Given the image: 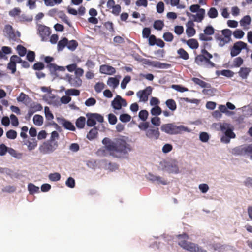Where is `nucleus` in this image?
I'll return each mask as SVG.
<instances>
[{"instance_id": "36", "label": "nucleus", "mask_w": 252, "mask_h": 252, "mask_svg": "<svg viewBox=\"0 0 252 252\" xmlns=\"http://www.w3.org/2000/svg\"><path fill=\"white\" fill-rule=\"evenodd\" d=\"M80 91L75 89H69L65 91L66 95L78 96L80 94Z\"/></svg>"}, {"instance_id": "42", "label": "nucleus", "mask_w": 252, "mask_h": 252, "mask_svg": "<svg viewBox=\"0 0 252 252\" xmlns=\"http://www.w3.org/2000/svg\"><path fill=\"white\" fill-rule=\"evenodd\" d=\"M153 26L154 28L156 30H161L164 26V23L161 20H156L154 22Z\"/></svg>"}, {"instance_id": "51", "label": "nucleus", "mask_w": 252, "mask_h": 252, "mask_svg": "<svg viewBox=\"0 0 252 252\" xmlns=\"http://www.w3.org/2000/svg\"><path fill=\"white\" fill-rule=\"evenodd\" d=\"M105 84L103 82H97L94 86L95 91L97 93H100L104 88Z\"/></svg>"}, {"instance_id": "33", "label": "nucleus", "mask_w": 252, "mask_h": 252, "mask_svg": "<svg viewBox=\"0 0 252 252\" xmlns=\"http://www.w3.org/2000/svg\"><path fill=\"white\" fill-rule=\"evenodd\" d=\"M7 69L11 71L12 74H14L16 71V64L13 61V59L10 57V62L7 64Z\"/></svg>"}, {"instance_id": "32", "label": "nucleus", "mask_w": 252, "mask_h": 252, "mask_svg": "<svg viewBox=\"0 0 252 252\" xmlns=\"http://www.w3.org/2000/svg\"><path fill=\"white\" fill-rule=\"evenodd\" d=\"M67 43L68 40L66 38H63V39L59 41L57 45L58 51L63 50L66 46H67Z\"/></svg>"}, {"instance_id": "54", "label": "nucleus", "mask_w": 252, "mask_h": 252, "mask_svg": "<svg viewBox=\"0 0 252 252\" xmlns=\"http://www.w3.org/2000/svg\"><path fill=\"white\" fill-rule=\"evenodd\" d=\"M167 170L171 173H177L178 172V167L175 164H171L167 166Z\"/></svg>"}, {"instance_id": "45", "label": "nucleus", "mask_w": 252, "mask_h": 252, "mask_svg": "<svg viewBox=\"0 0 252 252\" xmlns=\"http://www.w3.org/2000/svg\"><path fill=\"white\" fill-rule=\"evenodd\" d=\"M162 110L158 106H156L151 110V113L152 115L157 116L161 114Z\"/></svg>"}, {"instance_id": "5", "label": "nucleus", "mask_w": 252, "mask_h": 252, "mask_svg": "<svg viewBox=\"0 0 252 252\" xmlns=\"http://www.w3.org/2000/svg\"><path fill=\"white\" fill-rule=\"evenodd\" d=\"M178 239V245L184 249L190 251L194 248V243L188 242L189 236L186 233H183L177 235Z\"/></svg>"}, {"instance_id": "15", "label": "nucleus", "mask_w": 252, "mask_h": 252, "mask_svg": "<svg viewBox=\"0 0 252 252\" xmlns=\"http://www.w3.org/2000/svg\"><path fill=\"white\" fill-rule=\"evenodd\" d=\"M146 136L152 139L157 140L160 136V132L158 128L151 127L146 131Z\"/></svg>"}, {"instance_id": "41", "label": "nucleus", "mask_w": 252, "mask_h": 252, "mask_svg": "<svg viewBox=\"0 0 252 252\" xmlns=\"http://www.w3.org/2000/svg\"><path fill=\"white\" fill-rule=\"evenodd\" d=\"M16 50L20 56L23 57L25 55L27 49L21 45H18L16 47Z\"/></svg>"}, {"instance_id": "30", "label": "nucleus", "mask_w": 252, "mask_h": 252, "mask_svg": "<svg viewBox=\"0 0 252 252\" xmlns=\"http://www.w3.org/2000/svg\"><path fill=\"white\" fill-rule=\"evenodd\" d=\"M177 53L180 58L183 60H187L189 59V55L183 48H180L177 50Z\"/></svg>"}, {"instance_id": "49", "label": "nucleus", "mask_w": 252, "mask_h": 252, "mask_svg": "<svg viewBox=\"0 0 252 252\" xmlns=\"http://www.w3.org/2000/svg\"><path fill=\"white\" fill-rule=\"evenodd\" d=\"M148 115L149 113L147 110H142L139 113V117L141 120L145 121L147 119Z\"/></svg>"}, {"instance_id": "12", "label": "nucleus", "mask_w": 252, "mask_h": 252, "mask_svg": "<svg viewBox=\"0 0 252 252\" xmlns=\"http://www.w3.org/2000/svg\"><path fill=\"white\" fill-rule=\"evenodd\" d=\"M143 63L146 65L158 68H168L170 67V64L162 63L158 61H151L148 59H144Z\"/></svg>"}, {"instance_id": "26", "label": "nucleus", "mask_w": 252, "mask_h": 252, "mask_svg": "<svg viewBox=\"0 0 252 252\" xmlns=\"http://www.w3.org/2000/svg\"><path fill=\"white\" fill-rule=\"evenodd\" d=\"M86 118L83 116L79 117L76 121V126L77 128L81 129L84 127L86 123Z\"/></svg>"}, {"instance_id": "60", "label": "nucleus", "mask_w": 252, "mask_h": 252, "mask_svg": "<svg viewBox=\"0 0 252 252\" xmlns=\"http://www.w3.org/2000/svg\"><path fill=\"white\" fill-rule=\"evenodd\" d=\"M163 38L166 41L171 42L173 40L174 36L172 33L167 32L163 34Z\"/></svg>"}, {"instance_id": "44", "label": "nucleus", "mask_w": 252, "mask_h": 252, "mask_svg": "<svg viewBox=\"0 0 252 252\" xmlns=\"http://www.w3.org/2000/svg\"><path fill=\"white\" fill-rule=\"evenodd\" d=\"M78 46V43L76 40H72L70 41H68V43L67 44V47L72 50H74Z\"/></svg>"}, {"instance_id": "63", "label": "nucleus", "mask_w": 252, "mask_h": 252, "mask_svg": "<svg viewBox=\"0 0 252 252\" xmlns=\"http://www.w3.org/2000/svg\"><path fill=\"white\" fill-rule=\"evenodd\" d=\"M96 100L93 97L89 98L87 99L85 102V104L86 106L88 107L92 106L96 104Z\"/></svg>"}, {"instance_id": "61", "label": "nucleus", "mask_w": 252, "mask_h": 252, "mask_svg": "<svg viewBox=\"0 0 252 252\" xmlns=\"http://www.w3.org/2000/svg\"><path fill=\"white\" fill-rule=\"evenodd\" d=\"M131 77L129 76H125L123 79L121 83V87L123 89L126 88L127 84L130 81Z\"/></svg>"}, {"instance_id": "18", "label": "nucleus", "mask_w": 252, "mask_h": 252, "mask_svg": "<svg viewBox=\"0 0 252 252\" xmlns=\"http://www.w3.org/2000/svg\"><path fill=\"white\" fill-rule=\"evenodd\" d=\"M205 13V9L203 8L199 9L196 15H192V16L193 17V20L197 22H201L204 19Z\"/></svg>"}, {"instance_id": "23", "label": "nucleus", "mask_w": 252, "mask_h": 252, "mask_svg": "<svg viewBox=\"0 0 252 252\" xmlns=\"http://www.w3.org/2000/svg\"><path fill=\"white\" fill-rule=\"evenodd\" d=\"M62 121L61 124L65 129L71 131H74L75 130L74 125L70 122L64 119H62Z\"/></svg>"}, {"instance_id": "29", "label": "nucleus", "mask_w": 252, "mask_h": 252, "mask_svg": "<svg viewBox=\"0 0 252 252\" xmlns=\"http://www.w3.org/2000/svg\"><path fill=\"white\" fill-rule=\"evenodd\" d=\"M97 134V129L96 127H94L87 134V138L90 140H93L96 137Z\"/></svg>"}, {"instance_id": "48", "label": "nucleus", "mask_w": 252, "mask_h": 252, "mask_svg": "<svg viewBox=\"0 0 252 252\" xmlns=\"http://www.w3.org/2000/svg\"><path fill=\"white\" fill-rule=\"evenodd\" d=\"M6 135L7 138L15 139L17 137V133L15 130L11 129L6 132Z\"/></svg>"}, {"instance_id": "7", "label": "nucleus", "mask_w": 252, "mask_h": 252, "mask_svg": "<svg viewBox=\"0 0 252 252\" xmlns=\"http://www.w3.org/2000/svg\"><path fill=\"white\" fill-rule=\"evenodd\" d=\"M247 48V44L241 41L235 43L231 49L230 55L231 57H235L239 55L241 50Z\"/></svg>"}, {"instance_id": "46", "label": "nucleus", "mask_w": 252, "mask_h": 252, "mask_svg": "<svg viewBox=\"0 0 252 252\" xmlns=\"http://www.w3.org/2000/svg\"><path fill=\"white\" fill-rule=\"evenodd\" d=\"M59 18H61L63 22L67 24L69 27L71 26V24L69 21L68 18L65 13L63 12H60Z\"/></svg>"}, {"instance_id": "31", "label": "nucleus", "mask_w": 252, "mask_h": 252, "mask_svg": "<svg viewBox=\"0 0 252 252\" xmlns=\"http://www.w3.org/2000/svg\"><path fill=\"white\" fill-rule=\"evenodd\" d=\"M33 121L35 125L40 126L43 124V118L40 115H35L33 117Z\"/></svg>"}, {"instance_id": "53", "label": "nucleus", "mask_w": 252, "mask_h": 252, "mask_svg": "<svg viewBox=\"0 0 252 252\" xmlns=\"http://www.w3.org/2000/svg\"><path fill=\"white\" fill-rule=\"evenodd\" d=\"M119 119L121 122L126 123L130 121L131 117L127 114H123L120 115Z\"/></svg>"}, {"instance_id": "58", "label": "nucleus", "mask_w": 252, "mask_h": 252, "mask_svg": "<svg viewBox=\"0 0 252 252\" xmlns=\"http://www.w3.org/2000/svg\"><path fill=\"white\" fill-rule=\"evenodd\" d=\"M35 54L34 52L29 51L26 56L27 59L30 62H33L35 60Z\"/></svg>"}, {"instance_id": "28", "label": "nucleus", "mask_w": 252, "mask_h": 252, "mask_svg": "<svg viewBox=\"0 0 252 252\" xmlns=\"http://www.w3.org/2000/svg\"><path fill=\"white\" fill-rule=\"evenodd\" d=\"M46 100L49 104L57 105L59 103L58 98L55 95L53 94H51L50 95L47 96Z\"/></svg>"}, {"instance_id": "4", "label": "nucleus", "mask_w": 252, "mask_h": 252, "mask_svg": "<svg viewBox=\"0 0 252 252\" xmlns=\"http://www.w3.org/2000/svg\"><path fill=\"white\" fill-rule=\"evenodd\" d=\"M160 129L162 132L170 135H176L189 131L187 127L183 125L177 126L175 123L163 124L161 126Z\"/></svg>"}, {"instance_id": "11", "label": "nucleus", "mask_w": 252, "mask_h": 252, "mask_svg": "<svg viewBox=\"0 0 252 252\" xmlns=\"http://www.w3.org/2000/svg\"><path fill=\"white\" fill-rule=\"evenodd\" d=\"M127 103L126 100L122 98L121 96L117 95L112 101V107L116 110H120L122 106L126 107Z\"/></svg>"}, {"instance_id": "2", "label": "nucleus", "mask_w": 252, "mask_h": 252, "mask_svg": "<svg viewBox=\"0 0 252 252\" xmlns=\"http://www.w3.org/2000/svg\"><path fill=\"white\" fill-rule=\"evenodd\" d=\"M215 126L217 130L221 131L224 135L220 138V141L225 144L230 142V139L235 138L236 135L233 132V126L227 123L220 122L215 124Z\"/></svg>"}, {"instance_id": "39", "label": "nucleus", "mask_w": 252, "mask_h": 252, "mask_svg": "<svg viewBox=\"0 0 252 252\" xmlns=\"http://www.w3.org/2000/svg\"><path fill=\"white\" fill-rule=\"evenodd\" d=\"M222 34L225 37V39H227V41H230L231 40V36L232 34V31L228 29H224L221 31Z\"/></svg>"}, {"instance_id": "9", "label": "nucleus", "mask_w": 252, "mask_h": 252, "mask_svg": "<svg viewBox=\"0 0 252 252\" xmlns=\"http://www.w3.org/2000/svg\"><path fill=\"white\" fill-rule=\"evenodd\" d=\"M5 30L8 35V38L10 40L15 41L18 39V38L20 36V33L19 32L17 31L15 33L12 27L10 25H7L5 26Z\"/></svg>"}, {"instance_id": "24", "label": "nucleus", "mask_w": 252, "mask_h": 252, "mask_svg": "<svg viewBox=\"0 0 252 252\" xmlns=\"http://www.w3.org/2000/svg\"><path fill=\"white\" fill-rule=\"evenodd\" d=\"M165 104L166 106L172 111H175L177 108V105L175 101L173 99H167Z\"/></svg>"}, {"instance_id": "17", "label": "nucleus", "mask_w": 252, "mask_h": 252, "mask_svg": "<svg viewBox=\"0 0 252 252\" xmlns=\"http://www.w3.org/2000/svg\"><path fill=\"white\" fill-rule=\"evenodd\" d=\"M25 144L27 146L28 149L29 151H32L37 146V142L35 138H31L27 140Z\"/></svg>"}, {"instance_id": "62", "label": "nucleus", "mask_w": 252, "mask_h": 252, "mask_svg": "<svg viewBox=\"0 0 252 252\" xmlns=\"http://www.w3.org/2000/svg\"><path fill=\"white\" fill-rule=\"evenodd\" d=\"M21 12V11L19 8L16 7L11 10L9 12V14L12 17H15L16 16L19 15Z\"/></svg>"}, {"instance_id": "56", "label": "nucleus", "mask_w": 252, "mask_h": 252, "mask_svg": "<svg viewBox=\"0 0 252 252\" xmlns=\"http://www.w3.org/2000/svg\"><path fill=\"white\" fill-rule=\"evenodd\" d=\"M204 32L206 35H211L214 33V29L212 26H207L204 30Z\"/></svg>"}, {"instance_id": "37", "label": "nucleus", "mask_w": 252, "mask_h": 252, "mask_svg": "<svg viewBox=\"0 0 252 252\" xmlns=\"http://www.w3.org/2000/svg\"><path fill=\"white\" fill-rule=\"evenodd\" d=\"M251 18L249 15L245 16L240 21L241 26H245L250 24Z\"/></svg>"}, {"instance_id": "6", "label": "nucleus", "mask_w": 252, "mask_h": 252, "mask_svg": "<svg viewBox=\"0 0 252 252\" xmlns=\"http://www.w3.org/2000/svg\"><path fill=\"white\" fill-rule=\"evenodd\" d=\"M57 147V142H53L49 140L41 145L39 147V150L41 153L46 154L53 152L56 149Z\"/></svg>"}, {"instance_id": "16", "label": "nucleus", "mask_w": 252, "mask_h": 252, "mask_svg": "<svg viewBox=\"0 0 252 252\" xmlns=\"http://www.w3.org/2000/svg\"><path fill=\"white\" fill-rule=\"evenodd\" d=\"M100 72L104 74L113 75L116 73V69L112 66L104 64L100 66Z\"/></svg>"}, {"instance_id": "20", "label": "nucleus", "mask_w": 252, "mask_h": 252, "mask_svg": "<svg viewBox=\"0 0 252 252\" xmlns=\"http://www.w3.org/2000/svg\"><path fill=\"white\" fill-rule=\"evenodd\" d=\"M47 67L49 69L51 72H54L57 70L65 71V68L63 66H59L55 63H49L47 65Z\"/></svg>"}, {"instance_id": "47", "label": "nucleus", "mask_w": 252, "mask_h": 252, "mask_svg": "<svg viewBox=\"0 0 252 252\" xmlns=\"http://www.w3.org/2000/svg\"><path fill=\"white\" fill-rule=\"evenodd\" d=\"M49 179L54 182L58 181L61 179V175L59 173H51L49 175Z\"/></svg>"}, {"instance_id": "10", "label": "nucleus", "mask_w": 252, "mask_h": 252, "mask_svg": "<svg viewBox=\"0 0 252 252\" xmlns=\"http://www.w3.org/2000/svg\"><path fill=\"white\" fill-rule=\"evenodd\" d=\"M38 32L42 41L47 40L51 34L50 29L44 25H39L38 26Z\"/></svg>"}, {"instance_id": "21", "label": "nucleus", "mask_w": 252, "mask_h": 252, "mask_svg": "<svg viewBox=\"0 0 252 252\" xmlns=\"http://www.w3.org/2000/svg\"><path fill=\"white\" fill-rule=\"evenodd\" d=\"M86 117L87 120L86 122L88 126H93L96 124V122L95 121L93 113H88L86 114Z\"/></svg>"}, {"instance_id": "59", "label": "nucleus", "mask_w": 252, "mask_h": 252, "mask_svg": "<svg viewBox=\"0 0 252 252\" xmlns=\"http://www.w3.org/2000/svg\"><path fill=\"white\" fill-rule=\"evenodd\" d=\"M105 28L111 32H114L115 30L114 28L113 24L112 22L108 21L104 24Z\"/></svg>"}, {"instance_id": "13", "label": "nucleus", "mask_w": 252, "mask_h": 252, "mask_svg": "<svg viewBox=\"0 0 252 252\" xmlns=\"http://www.w3.org/2000/svg\"><path fill=\"white\" fill-rule=\"evenodd\" d=\"M249 148V145L246 146H240L236 147L232 149V154L234 155H248L250 156V151L248 149Z\"/></svg>"}, {"instance_id": "25", "label": "nucleus", "mask_w": 252, "mask_h": 252, "mask_svg": "<svg viewBox=\"0 0 252 252\" xmlns=\"http://www.w3.org/2000/svg\"><path fill=\"white\" fill-rule=\"evenodd\" d=\"M107 83L110 87H112L115 89L118 86L119 80L115 77H110L108 78Z\"/></svg>"}, {"instance_id": "38", "label": "nucleus", "mask_w": 252, "mask_h": 252, "mask_svg": "<svg viewBox=\"0 0 252 252\" xmlns=\"http://www.w3.org/2000/svg\"><path fill=\"white\" fill-rule=\"evenodd\" d=\"M208 16L212 19L216 18L218 15L217 10L214 7H211L207 13Z\"/></svg>"}, {"instance_id": "3", "label": "nucleus", "mask_w": 252, "mask_h": 252, "mask_svg": "<svg viewBox=\"0 0 252 252\" xmlns=\"http://www.w3.org/2000/svg\"><path fill=\"white\" fill-rule=\"evenodd\" d=\"M213 56L205 48L201 50V54L195 58V63L199 66L214 67L215 63L210 61Z\"/></svg>"}, {"instance_id": "8", "label": "nucleus", "mask_w": 252, "mask_h": 252, "mask_svg": "<svg viewBox=\"0 0 252 252\" xmlns=\"http://www.w3.org/2000/svg\"><path fill=\"white\" fill-rule=\"evenodd\" d=\"M152 88L151 86L147 87L143 90L139 91L137 93V95L139 98L140 101L145 102L148 101V97L151 94Z\"/></svg>"}, {"instance_id": "40", "label": "nucleus", "mask_w": 252, "mask_h": 252, "mask_svg": "<svg viewBox=\"0 0 252 252\" xmlns=\"http://www.w3.org/2000/svg\"><path fill=\"white\" fill-rule=\"evenodd\" d=\"M44 3L47 6H53L57 4H60L62 0H44Z\"/></svg>"}, {"instance_id": "57", "label": "nucleus", "mask_w": 252, "mask_h": 252, "mask_svg": "<svg viewBox=\"0 0 252 252\" xmlns=\"http://www.w3.org/2000/svg\"><path fill=\"white\" fill-rule=\"evenodd\" d=\"M243 60L241 57H237L234 59V66L236 67H239L243 63Z\"/></svg>"}, {"instance_id": "50", "label": "nucleus", "mask_w": 252, "mask_h": 252, "mask_svg": "<svg viewBox=\"0 0 252 252\" xmlns=\"http://www.w3.org/2000/svg\"><path fill=\"white\" fill-rule=\"evenodd\" d=\"M45 67L44 63L42 62H37L32 66V68L35 70L40 71Z\"/></svg>"}, {"instance_id": "22", "label": "nucleus", "mask_w": 252, "mask_h": 252, "mask_svg": "<svg viewBox=\"0 0 252 252\" xmlns=\"http://www.w3.org/2000/svg\"><path fill=\"white\" fill-rule=\"evenodd\" d=\"M251 72V69L248 67H241L238 72L239 75L242 79L247 78L250 72Z\"/></svg>"}, {"instance_id": "1", "label": "nucleus", "mask_w": 252, "mask_h": 252, "mask_svg": "<svg viewBox=\"0 0 252 252\" xmlns=\"http://www.w3.org/2000/svg\"><path fill=\"white\" fill-rule=\"evenodd\" d=\"M106 149L110 155L118 157V154H125L130 151L129 145L122 138H115L113 140L105 137L102 140Z\"/></svg>"}, {"instance_id": "27", "label": "nucleus", "mask_w": 252, "mask_h": 252, "mask_svg": "<svg viewBox=\"0 0 252 252\" xmlns=\"http://www.w3.org/2000/svg\"><path fill=\"white\" fill-rule=\"evenodd\" d=\"M185 41L187 44L191 49H196L199 46V44L195 39L192 38Z\"/></svg>"}, {"instance_id": "14", "label": "nucleus", "mask_w": 252, "mask_h": 252, "mask_svg": "<svg viewBox=\"0 0 252 252\" xmlns=\"http://www.w3.org/2000/svg\"><path fill=\"white\" fill-rule=\"evenodd\" d=\"M66 79L72 86L75 87H80L82 83V81L80 77L78 76L72 77L70 74L66 75Z\"/></svg>"}, {"instance_id": "43", "label": "nucleus", "mask_w": 252, "mask_h": 252, "mask_svg": "<svg viewBox=\"0 0 252 252\" xmlns=\"http://www.w3.org/2000/svg\"><path fill=\"white\" fill-rule=\"evenodd\" d=\"M45 117L48 120H52L54 119V116L48 107L46 106L44 108Z\"/></svg>"}, {"instance_id": "55", "label": "nucleus", "mask_w": 252, "mask_h": 252, "mask_svg": "<svg viewBox=\"0 0 252 252\" xmlns=\"http://www.w3.org/2000/svg\"><path fill=\"white\" fill-rule=\"evenodd\" d=\"M233 34L234 36L236 38H237V39H241L244 35V32L242 30H239V29H237V30H235L233 32Z\"/></svg>"}, {"instance_id": "64", "label": "nucleus", "mask_w": 252, "mask_h": 252, "mask_svg": "<svg viewBox=\"0 0 252 252\" xmlns=\"http://www.w3.org/2000/svg\"><path fill=\"white\" fill-rule=\"evenodd\" d=\"M108 122L111 125H115L117 122V117L113 114L108 115Z\"/></svg>"}, {"instance_id": "19", "label": "nucleus", "mask_w": 252, "mask_h": 252, "mask_svg": "<svg viewBox=\"0 0 252 252\" xmlns=\"http://www.w3.org/2000/svg\"><path fill=\"white\" fill-rule=\"evenodd\" d=\"M215 38L217 41H219V45L220 47H223L230 42L227 41V39H225V37L222 34L220 35L219 33H216L215 35Z\"/></svg>"}, {"instance_id": "34", "label": "nucleus", "mask_w": 252, "mask_h": 252, "mask_svg": "<svg viewBox=\"0 0 252 252\" xmlns=\"http://www.w3.org/2000/svg\"><path fill=\"white\" fill-rule=\"evenodd\" d=\"M28 190L30 192V193L31 194H33L35 193L39 192V187L35 186L34 184L32 183H30L28 186Z\"/></svg>"}, {"instance_id": "35", "label": "nucleus", "mask_w": 252, "mask_h": 252, "mask_svg": "<svg viewBox=\"0 0 252 252\" xmlns=\"http://www.w3.org/2000/svg\"><path fill=\"white\" fill-rule=\"evenodd\" d=\"M192 81L196 85L200 86L202 88H206L207 87L208 84L204 81L198 78H192Z\"/></svg>"}, {"instance_id": "52", "label": "nucleus", "mask_w": 252, "mask_h": 252, "mask_svg": "<svg viewBox=\"0 0 252 252\" xmlns=\"http://www.w3.org/2000/svg\"><path fill=\"white\" fill-rule=\"evenodd\" d=\"M209 139V134L205 132H201L199 134V139L203 142H207Z\"/></svg>"}]
</instances>
